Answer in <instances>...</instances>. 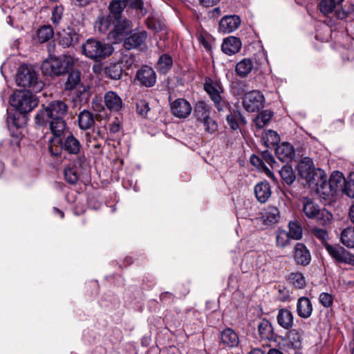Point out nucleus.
<instances>
[{
  "instance_id": "25",
  "label": "nucleus",
  "mask_w": 354,
  "mask_h": 354,
  "mask_svg": "<svg viewBox=\"0 0 354 354\" xmlns=\"http://www.w3.org/2000/svg\"><path fill=\"white\" fill-rule=\"evenodd\" d=\"M123 21H118L108 15L106 17L98 18L95 23V28L101 33H106L111 28L112 31L115 26Z\"/></svg>"
},
{
  "instance_id": "28",
  "label": "nucleus",
  "mask_w": 354,
  "mask_h": 354,
  "mask_svg": "<svg viewBox=\"0 0 354 354\" xmlns=\"http://www.w3.org/2000/svg\"><path fill=\"white\" fill-rule=\"evenodd\" d=\"M254 68V62L250 58H243L235 66L236 74L242 78L246 77Z\"/></svg>"
},
{
  "instance_id": "9",
  "label": "nucleus",
  "mask_w": 354,
  "mask_h": 354,
  "mask_svg": "<svg viewBox=\"0 0 354 354\" xmlns=\"http://www.w3.org/2000/svg\"><path fill=\"white\" fill-rule=\"evenodd\" d=\"M133 28L131 22L124 20L108 33V39L113 43L124 41V46L127 50L133 48Z\"/></svg>"
},
{
  "instance_id": "51",
  "label": "nucleus",
  "mask_w": 354,
  "mask_h": 354,
  "mask_svg": "<svg viewBox=\"0 0 354 354\" xmlns=\"http://www.w3.org/2000/svg\"><path fill=\"white\" fill-rule=\"evenodd\" d=\"M199 122L203 125L205 131L207 133H213L217 129V124L209 116L200 120Z\"/></svg>"
},
{
  "instance_id": "5",
  "label": "nucleus",
  "mask_w": 354,
  "mask_h": 354,
  "mask_svg": "<svg viewBox=\"0 0 354 354\" xmlns=\"http://www.w3.org/2000/svg\"><path fill=\"white\" fill-rule=\"evenodd\" d=\"M15 80L19 86L28 88L35 93L43 87V83L38 81L37 74L30 66L21 65L17 71Z\"/></svg>"
},
{
  "instance_id": "38",
  "label": "nucleus",
  "mask_w": 354,
  "mask_h": 354,
  "mask_svg": "<svg viewBox=\"0 0 354 354\" xmlns=\"http://www.w3.org/2000/svg\"><path fill=\"white\" fill-rule=\"evenodd\" d=\"M259 334L262 339L272 337L273 328L268 319H262L258 324Z\"/></svg>"
},
{
  "instance_id": "3",
  "label": "nucleus",
  "mask_w": 354,
  "mask_h": 354,
  "mask_svg": "<svg viewBox=\"0 0 354 354\" xmlns=\"http://www.w3.org/2000/svg\"><path fill=\"white\" fill-rule=\"evenodd\" d=\"M48 149L53 156H60L63 150L70 154L77 155L80 152L82 145L77 138L71 134L64 140L51 138L49 140Z\"/></svg>"
},
{
  "instance_id": "43",
  "label": "nucleus",
  "mask_w": 354,
  "mask_h": 354,
  "mask_svg": "<svg viewBox=\"0 0 354 354\" xmlns=\"http://www.w3.org/2000/svg\"><path fill=\"white\" fill-rule=\"evenodd\" d=\"M226 120L230 128L233 130H236L239 127V122L243 119L239 111L234 110L230 111Z\"/></svg>"
},
{
  "instance_id": "48",
  "label": "nucleus",
  "mask_w": 354,
  "mask_h": 354,
  "mask_svg": "<svg viewBox=\"0 0 354 354\" xmlns=\"http://www.w3.org/2000/svg\"><path fill=\"white\" fill-rule=\"evenodd\" d=\"M232 88L233 93L239 96H242L248 93L246 82L242 80H236L232 82Z\"/></svg>"
},
{
  "instance_id": "18",
  "label": "nucleus",
  "mask_w": 354,
  "mask_h": 354,
  "mask_svg": "<svg viewBox=\"0 0 354 354\" xmlns=\"http://www.w3.org/2000/svg\"><path fill=\"white\" fill-rule=\"evenodd\" d=\"M240 24L241 20L238 16H225L220 21L219 30L224 33H230L237 29Z\"/></svg>"
},
{
  "instance_id": "12",
  "label": "nucleus",
  "mask_w": 354,
  "mask_h": 354,
  "mask_svg": "<svg viewBox=\"0 0 354 354\" xmlns=\"http://www.w3.org/2000/svg\"><path fill=\"white\" fill-rule=\"evenodd\" d=\"M204 89L214 103L218 111H222L225 102L221 97V93L223 91L221 84L210 78H206L204 83Z\"/></svg>"
},
{
  "instance_id": "31",
  "label": "nucleus",
  "mask_w": 354,
  "mask_h": 354,
  "mask_svg": "<svg viewBox=\"0 0 354 354\" xmlns=\"http://www.w3.org/2000/svg\"><path fill=\"white\" fill-rule=\"evenodd\" d=\"M279 218V209L272 206L268 207L261 213V220L265 225L276 223Z\"/></svg>"
},
{
  "instance_id": "6",
  "label": "nucleus",
  "mask_w": 354,
  "mask_h": 354,
  "mask_svg": "<svg viewBox=\"0 0 354 354\" xmlns=\"http://www.w3.org/2000/svg\"><path fill=\"white\" fill-rule=\"evenodd\" d=\"M82 48L83 53L87 57L95 61L104 59L113 52V48L111 44L94 39H87Z\"/></svg>"
},
{
  "instance_id": "11",
  "label": "nucleus",
  "mask_w": 354,
  "mask_h": 354,
  "mask_svg": "<svg viewBox=\"0 0 354 354\" xmlns=\"http://www.w3.org/2000/svg\"><path fill=\"white\" fill-rule=\"evenodd\" d=\"M325 249L336 263L354 266V254L339 244L326 243Z\"/></svg>"
},
{
  "instance_id": "10",
  "label": "nucleus",
  "mask_w": 354,
  "mask_h": 354,
  "mask_svg": "<svg viewBox=\"0 0 354 354\" xmlns=\"http://www.w3.org/2000/svg\"><path fill=\"white\" fill-rule=\"evenodd\" d=\"M346 179L343 174L339 171H334L330 175L328 182L326 179V185L323 186H317L315 190L324 198L333 196L342 192L345 185Z\"/></svg>"
},
{
  "instance_id": "41",
  "label": "nucleus",
  "mask_w": 354,
  "mask_h": 354,
  "mask_svg": "<svg viewBox=\"0 0 354 354\" xmlns=\"http://www.w3.org/2000/svg\"><path fill=\"white\" fill-rule=\"evenodd\" d=\"M147 38V33L145 30L134 32V49H139L141 51L146 50L147 49L145 42Z\"/></svg>"
},
{
  "instance_id": "1",
  "label": "nucleus",
  "mask_w": 354,
  "mask_h": 354,
  "mask_svg": "<svg viewBox=\"0 0 354 354\" xmlns=\"http://www.w3.org/2000/svg\"><path fill=\"white\" fill-rule=\"evenodd\" d=\"M297 169L299 176L309 187L316 189L317 186L326 185V173L319 168H315L313 160L309 157H304L299 162Z\"/></svg>"
},
{
  "instance_id": "58",
  "label": "nucleus",
  "mask_w": 354,
  "mask_h": 354,
  "mask_svg": "<svg viewBox=\"0 0 354 354\" xmlns=\"http://www.w3.org/2000/svg\"><path fill=\"white\" fill-rule=\"evenodd\" d=\"M134 10L136 11L138 15L145 16L147 12V8L145 6L142 0H134Z\"/></svg>"
},
{
  "instance_id": "46",
  "label": "nucleus",
  "mask_w": 354,
  "mask_h": 354,
  "mask_svg": "<svg viewBox=\"0 0 354 354\" xmlns=\"http://www.w3.org/2000/svg\"><path fill=\"white\" fill-rule=\"evenodd\" d=\"M64 178L71 185H75L79 180V174L75 167H68L64 169Z\"/></svg>"
},
{
  "instance_id": "39",
  "label": "nucleus",
  "mask_w": 354,
  "mask_h": 354,
  "mask_svg": "<svg viewBox=\"0 0 354 354\" xmlns=\"http://www.w3.org/2000/svg\"><path fill=\"white\" fill-rule=\"evenodd\" d=\"M54 35V30L50 25H44L40 27L37 36L41 43H44L50 40Z\"/></svg>"
},
{
  "instance_id": "22",
  "label": "nucleus",
  "mask_w": 354,
  "mask_h": 354,
  "mask_svg": "<svg viewBox=\"0 0 354 354\" xmlns=\"http://www.w3.org/2000/svg\"><path fill=\"white\" fill-rule=\"evenodd\" d=\"M78 41V35L73 30L68 29L58 33V44L64 48L73 46Z\"/></svg>"
},
{
  "instance_id": "2",
  "label": "nucleus",
  "mask_w": 354,
  "mask_h": 354,
  "mask_svg": "<svg viewBox=\"0 0 354 354\" xmlns=\"http://www.w3.org/2000/svg\"><path fill=\"white\" fill-rule=\"evenodd\" d=\"M75 61L71 55L50 57L42 63L41 71L46 75L58 77L66 73L74 66Z\"/></svg>"
},
{
  "instance_id": "29",
  "label": "nucleus",
  "mask_w": 354,
  "mask_h": 354,
  "mask_svg": "<svg viewBox=\"0 0 354 354\" xmlns=\"http://www.w3.org/2000/svg\"><path fill=\"white\" fill-rule=\"evenodd\" d=\"M303 331L301 329H290L286 335L287 346L293 349H299L301 346Z\"/></svg>"
},
{
  "instance_id": "55",
  "label": "nucleus",
  "mask_w": 354,
  "mask_h": 354,
  "mask_svg": "<svg viewBox=\"0 0 354 354\" xmlns=\"http://www.w3.org/2000/svg\"><path fill=\"white\" fill-rule=\"evenodd\" d=\"M319 301L323 306L328 308L330 307L333 303V297L329 293L322 292L319 295Z\"/></svg>"
},
{
  "instance_id": "26",
  "label": "nucleus",
  "mask_w": 354,
  "mask_h": 354,
  "mask_svg": "<svg viewBox=\"0 0 354 354\" xmlns=\"http://www.w3.org/2000/svg\"><path fill=\"white\" fill-rule=\"evenodd\" d=\"M278 324L284 329H290L294 324V316L292 312L286 308L279 309L277 316Z\"/></svg>"
},
{
  "instance_id": "17",
  "label": "nucleus",
  "mask_w": 354,
  "mask_h": 354,
  "mask_svg": "<svg viewBox=\"0 0 354 354\" xmlns=\"http://www.w3.org/2000/svg\"><path fill=\"white\" fill-rule=\"evenodd\" d=\"M242 43L239 38L230 36L224 39L221 49L222 51L228 55H232L237 53L241 48Z\"/></svg>"
},
{
  "instance_id": "50",
  "label": "nucleus",
  "mask_w": 354,
  "mask_h": 354,
  "mask_svg": "<svg viewBox=\"0 0 354 354\" xmlns=\"http://www.w3.org/2000/svg\"><path fill=\"white\" fill-rule=\"evenodd\" d=\"M64 12V7L62 6H55L52 10L50 20L55 26L59 24Z\"/></svg>"
},
{
  "instance_id": "47",
  "label": "nucleus",
  "mask_w": 354,
  "mask_h": 354,
  "mask_svg": "<svg viewBox=\"0 0 354 354\" xmlns=\"http://www.w3.org/2000/svg\"><path fill=\"white\" fill-rule=\"evenodd\" d=\"M288 234L290 239L299 240L302 237V229L297 223L291 221L289 223Z\"/></svg>"
},
{
  "instance_id": "8",
  "label": "nucleus",
  "mask_w": 354,
  "mask_h": 354,
  "mask_svg": "<svg viewBox=\"0 0 354 354\" xmlns=\"http://www.w3.org/2000/svg\"><path fill=\"white\" fill-rule=\"evenodd\" d=\"M32 91H17L10 98V104L21 113L31 111L38 104Z\"/></svg>"
},
{
  "instance_id": "15",
  "label": "nucleus",
  "mask_w": 354,
  "mask_h": 354,
  "mask_svg": "<svg viewBox=\"0 0 354 354\" xmlns=\"http://www.w3.org/2000/svg\"><path fill=\"white\" fill-rule=\"evenodd\" d=\"M136 79L142 85L151 87L156 84V75L152 68L145 66L138 71Z\"/></svg>"
},
{
  "instance_id": "16",
  "label": "nucleus",
  "mask_w": 354,
  "mask_h": 354,
  "mask_svg": "<svg viewBox=\"0 0 354 354\" xmlns=\"http://www.w3.org/2000/svg\"><path fill=\"white\" fill-rule=\"evenodd\" d=\"M294 259L297 264L306 266L308 265L311 260L310 252L306 245L301 243H298L295 247Z\"/></svg>"
},
{
  "instance_id": "27",
  "label": "nucleus",
  "mask_w": 354,
  "mask_h": 354,
  "mask_svg": "<svg viewBox=\"0 0 354 354\" xmlns=\"http://www.w3.org/2000/svg\"><path fill=\"white\" fill-rule=\"evenodd\" d=\"M271 188L269 183L261 182L254 187V194L257 201L261 203H266L271 196Z\"/></svg>"
},
{
  "instance_id": "36",
  "label": "nucleus",
  "mask_w": 354,
  "mask_h": 354,
  "mask_svg": "<svg viewBox=\"0 0 354 354\" xmlns=\"http://www.w3.org/2000/svg\"><path fill=\"white\" fill-rule=\"evenodd\" d=\"M288 281L297 289H303L306 285V278L301 272H291L288 276Z\"/></svg>"
},
{
  "instance_id": "54",
  "label": "nucleus",
  "mask_w": 354,
  "mask_h": 354,
  "mask_svg": "<svg viewBox=\"0 0 354 354\" xmlns=\"http://www.w3.org/2000/svg\"><path fill=\"white\" fill-rule=\"evenodd\" d=\"M312 234L318 239H319L324 245L325 246L326 243H327V239L328 238V232L326 230L319 228V227H314L312 230Z\"/></svg>"
},
{
  "instance_id": "7",
  "label": "nucleus",
  "mask_w": 354,
  "mask_h": 354,
  "mask_svg": "<svg viewBox=\"0 0 354 354\" xmlns=\"http://www.w3.org/2000/svg\"><path fill=\"white\" fill-rule=\"evenodd\" d=\"M302 211L308 218L316 219L319 225H326L333 219L332 214L325 209H320L312 199L304 197L301 200Z\"/></svg>"
},
{
  "instance_id": "42",
  "label": "nucleus",
  "mask_w": 354,
  "mask_h": 354,
  "mask_svg": "<svg viewBox=\"0 0 354 354\" xmlns=\"http://www.w3.org/2000/svg\"><path fill=\"white\" fill-rule=\"evenodd\" d=\"M81 80V73L79 71H72L68 75L67 81L65 83L66 90H73L79 85Z\"/></svg>"
},
{
  "instance_id": "20",
  "label": "nucleus",
  "mask_w": 354,
  "mask_h": 354,
  "mask_svg": "<svg viewBox=\"0 0 354 354\" xmlns=\"http://www.w3.org/2000/svg\"><path fill=\"white\" fill-rule=\"evenodd\" d=\"M104 104L107 109L111 112H118L122 107V101L120 97L115 92L109 91L105 93Z\"/></svg>"
},
{
  "instance_id": "19",
  "label": "nucleus",
  "mask_w": 354,
  "mask_h": 354,
  "mask_svg": "<svg viewBox=\"0 0 354 354\" xmlns=\"http://www.w3.org/2000/svg\"><path fill=\"white\" fill-rule=\"evenodd\" d=\"M275 154L281 162H288L294 158L295 149L291 144L283 142L275 149Z\"/></svg>"
},
{
  "instance_id": "37",
  "label": "nucleus",
  "mask_w": 354,
  "mask_h": 354,
  "mask_svg": "<svg viewBox=\"0 0 354 354\" xmlns=\"http://www.w3.org/2000/svg\"><path fill=\"white\" fill-rule=\"evenodd\" d=\"M340 240L342 243L347 248H354V227H347L342 230Z\"/></svg>"
},
{
  "instance_id": "61",
  "label": "nucleus",
  "mask_w": 354,
  "mask_h": 354,
  "mask_svg": "<svg viewBox=\"0 0 354 354\" xmlns=\"http://www.w3.org/2000/svg\"><path fill=\"white\" fill-rule=\"evenodd\" d=\"M115 68L116 66L110 67L109 68L108 73H109V75L112 79L118 80L121 77V70H115V71H113V73H111L112 71H113V69Z\"/></svg>"
},
{
  "instance_id": "14",
  "label": "nucleus",
  "mask_w": 354,
  "mask_h": 354,
  "mask_svg": "<svg viewBox=\"0 0 354 354\" xmlns=\"http://www.w3.org/2000/svg\"><path fill=\"white\" fill-rule=\"evenodd\" d=\"M192 109L189 102L183 98L177 99L171 104L172 114L179 118H185L189 116Z\"/></svg>"
},
{
  "instance_id": "23",
  "label": "nucleus",
  "mask_w": 354,
  "mask_h": 354,
  "mask_svg": "<svg viewBox=\"0 0 354 354\" xmlns=\"http://www.w3.org/2000/svg\"><path fill=\"white\" fill-rule=\"evenodd\" d=\"M129 0H112L109 6L110 17H112L118 21H124L122 20V13Z\"/></svg>"
},
{
  "instance_id": "62",
  "label": "nucleus",
  "mask_w": 354,
  "mask_h": 354,
  "mask_svg": "<svg viewBox=\"0 0 354 354\" xmlns=\"http://www.w3.org/2000/svg\"><path fill=\"white\" fill-rule=\"evenodd\" d=\"M220 0H199L200 3L205 7H211L216 4Z\"/></svg>"
},
{
  "instance_id": "56",
  "label": "nucleus",
  "mask_w": 354,
  "mask_h": 354,
  "mask_svg": "<svg viewBox=\"0 0 354 354\" xmlns=\"http://www.w3.org/2000/svg\"><path fill=\"white\" fill-rule=\"evenodd\" d=\"M101 133L99 129H93L91 132H87L86 133V140L88 146L93 142H97L100 138H101Z\"/></svg>"
},
{
  "instance_id": "52",
  "label": "nucleus",
  "mask_w": 354,
  "mask_h": 354,
  "mask_svg": "<svg viewBox=\"0 0 354 354\" xmlns=\"http://www.w3.org/2000/svg\"><path fill=\"white\" fill-rule=\"evenodd\" d=\"M290 239V237L287 232L284 230L279 231L276 238L277 245L279 247L284 248L288 245Z\"/></svg>"
},
{
  "instance_id": "57",
  "label": "nucleus",
  "mask_w": 354,
  "mask_h": 354,
  "mask_svg": "<svg viewBox=\"0 0 354 354\" xmlns=\"http://www.w3.org/2000/svg\"><path fill=\"white\" fill-rule=\"evenodd\" d=\"M342 192L345 193L350 198H354V180L351 178L345 183Z\"/></svg>"
},
{
  "instance_id": "53",
  "label": "nucleus",
  "mask_w": 354,
  "mask_h": 354,
  "mask_svg": "<svg viewBox=\"0 0 354 354\" xmlns=\"http://www.w3.org/2000/svg\"><path fill=\"white\" fill-rule=\"evenodd\" d=\"M137 113L142 118H145L150 109L145 100H140L136 104Z\"/></svg>"
},
{
  "instance_id": "44",
  "label": "nucleus",
  "mask_w": 354,
  "mask_h": 354,
  "mask_svg": "<svg viewBox=\"0 0 354 354\" xmlns=\"http://www.w3.org/2000/svg\"><path fill=\"white\" fill-rule=\"evenodd\" d=\"M280 176L284 183L291 185L295 180V174L290 166H283L279 171Z\"/></svg>"
},
{
  "instance_id": "13",
  "label": "nucleus",
  "mask_w": 354,
  "mask_h": 354,
  "mask_svg": "<svg viewBox=\"0 0 354 354\" xmlns=\"http://www.w3.org/2000/svg\"><path fill=\"white\" fill-rule=\"evenodd\" d=\"M265 98L259 91L254 90L246 93L243 99V106L248 112H256L263 108Z\"/></svg>"
},
{
  "instance_id": "59",
  "label": "nucleus",
  "mask_w": 354,
  "mask_h": 354,
  "mask_svg": "<svg viewBox=\"0 0 354 354\" xmlns=\"http://www.w3.org/2000/svg\"><path fill=\"white\" fill-rule=\"evenodd\" d=\"M250 162L254 166L257 167L259 169L263 168V160L255 155L251 156Z\"/></svg>"
},
{
  "instance_id": "34",
  "label": "nucleus",
  "mask_w": 354,
  "mask_h": 354,
  "mask_svg": "<svg viewBox=\"0 0 354 354\" xmlns=\"http://www.w3.org/2000/svg\"><path fill=\"white\" fill-rule=\"evenodd\" d=\"M172 66V57L167 54H163L159 57L156 68L159 73L166 74L171 68Z\"/></svg>"
},
{
  "instance_id": "64",
  "label": "nucleus",
  "mask_w": 354,
  "mask_h": 354,
  "mask_svg": "<svg viewBox=\"0 0 354 354\" xmlns=\"http://www.w3.org/2000/svg\"><path fill=\"white\" fill-rule=\"evenodd\" d=\"M173 295L168 292H163L160 295V300L163 301H166L167 299H173Z\"/></svg>"
},
{
  "instance_id": "40",
  "label": "nucleus",
  "mask_w": 354,
  "mask_h": 354,
  "mask_svg": "<svg viewBox=\"0 0 354 354\" xmlns=\"http://www.w3.org/2000/svg\"><path fill=\"white\" fill-rule=\"evenodd\" d=\"M280 140L277 133L272 130L266 131L262 136V142L266 147H272L277 145Z\"/></svg>"
},
{
  "instance_id": "21",
  "label": "nucleus",
  "mask_w": 354,
  "mask_h": 354,
  "mask_svg": "<svg viewBox=\"0 0 354 354\" xmlns=\"http://www.w3.org/2000/svg\"><path fill=\"white\" fill-rule=\"evenodd\" d=\"M313 305L310 299L306 297H299L297 302V313L303 319L309 318L313 313Z\"/></svg>"
},
{
  "instance_id": "32",
  "label": "nucleus",
  "mask_w": 354,
  "mask_h": 354,
  "mask_svg": "<svg viewBox=\"0 0 354 354\" xmlns=\"http://www.w3.org/2000/svg\"><path fill=\"white\" fill-rule=\"evenodd\" d=\"M50 129L53 135V138H61L66 129V122L64 118L50 119Z\"/></svg>"
},
{
  "instance_id": "63",
  "label": "nucleus",
  "mask_w": 354,
  "mask_h": 354,
  "mask_svg": "<svg viewBox=\"0 0 354 354\" xmlns=\"http://www.w3.org/2000/svg\"><path fill=\"white\" fill-rule=\"evenodd\" d=\"M71 3L77 6L83 7L90 3L91 0H71Z\"/></svg>"
},
{
  "instance_id": "60",
  "label": "nucleus",
  "mask_w": 354,
  "mask_h": 354,
  "mask_svg": "<svg viewBox=\"0 0 354 354\" xmlns=\"http://www.w3.org/2000/svg\"><path fill=\"white\" fill-rule=\"evenodd\" d=\"M262 156L263 158V160L265 161L268 165H270V166L272 167V164L276 163L273 156L268 151L266 150L263 151Z\"/></svg>"
},
{
  "instance_id": "24",
  "label": "nucleus",
  "mask_w": 354,
  "mask_h": 354,
  "mask_svg": "<svg viewBox=\"0 0 354 354\" xmlns=\"http://www.w3.org/2000/svg\"><path fill=\"white\" fill-rule=\"evenodd\" d=\"M222 344L229 348L236 347L239 344V339L237 333L232 328L224 329L220 335Z\"/></svg>"
},
{
  "instance_id": "30",
  "label": "nucleus",
  "mask_w": 354,
  "mask_h": 354,
  "mask_svg": "<svg viewBox=\"0 0 354 354\" xmlns=\"http://www.w3.org/2000/svg\"><path fill=\"white\" fill-rule=\"evenodd\" d=\"M94 124V116L91 111L84 109L80 112L78 115V125L80 129H89L93 126Z\"/></svg>"
},
{
  "instance_id": "35",
  "label": "nucleus",
  "mask_w": 354,
  "mask_h": 354,
  "mask_svg": "<svg viewBox=\"0 0 354 354\" xmlns=\"http://www.w3.org/2000/svg\"><path fill=\"white\" fill-rule=\"evenodd\" d=\"M344 0H322L319 3L320 12L324 15H328L332 13L337 6L342 3Z\"/></svg>"
},
{
  "instance_id": "49",
  "label": "nucleus",
  "mask_w": 354,
  "mask_h": 354,
  "mask_svg": "<svg viewBox=\"0 0 354 354\" xmlns=\"http://www.w3.org/2000/svg\"><path fill=\"white\" fill-rule=\"evenodd\" d=\"M194 113L198 122L208 117L209 112L206 104L203 102L197 103L194 109Z\"/></svg>"
},
{
  "instance_id": "33",
  "label": "nucleus",
  "mask_w": 354,
  "mask_h": 354,
  "mask_svg": "<svg viewBox=\"0 0 354 354\" xmlns=\"http://www.w3.org/2000/svg\"><path fill=\"white\" fill-rule=\"evenodd\" d=\"M19 149V142L17 140H3L0 143V153L10 156Z\"/></svg>"
},
{
  "instance_id": "4",
  "label": "nucleus",
  "mask_w": 354,
  "mask_h": 354,
  "mask_svg": "<svg viewBox=\"0 0 354 354\" xmlns=\"http://www.w3.org/2000/svg\"><path fill=\"white\" fill-rule=\"evenodd\" d=\"M68 111V106L62 100L51 102L35 115V122L39 125L45 124L50 119L64 118Z\"/></svg>"
},
{
  "instance_id": "45",
  "label": "nucleus",
  "mask_w": 354,
  "mask_h": 354,
  "mask_svg": "<svg viewBox=\"0 0 354 354\" xmlns=\"http://www.w3.org/2000/svg\"><path fill=\"white\" fill-rule=\"evenodd\" d=\"M272 113L270 111L266 110L261 111L254 119L256 126L259 129H262L266 126L272 118Z\"/></svg>"
}]
</instances>
